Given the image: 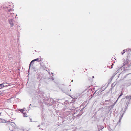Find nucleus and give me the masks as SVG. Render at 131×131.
<instances>
[{
    "label": "nucleus",
    "instance_id": "f8f14e48",
    "mask_svg": "<svg viewBox=\"0 0 131 131\" xmlns=\"http://www.w3.org/2000/svg\"><path fill=\"white\" fill-rule=\"evenodd\" d=\"M92 78H94V76H93L92 77Z\"/></svg>",
    "mask_w": 131,
    "mask_h": 131
},
{
    "label": "nucleus",
    "instance_id": "6e6552de",
    "mask_svg": "<svg viewBox=\"0 0 131 131\" xmlns=\"http://www.w3.org/2000/svg\"><path fill=\"white\" fill-rule=\"evenodd\" d=\"M126 99L129 98H130V99L131 98H130V96H126Z\"/></svg>",
    "mask_w": 131,
    "mask_h": 131
},
{
    "label": "nucleus",
    "instance_id": "423d86ee",
    "mask_svg": "<svg viewBox=\"0 0 131 131\" xmlns=\"http://www.w3.org/2000/svg\"><path fill=\"white\" fill-rule=\"evenodd\" d=\"M126 52V50H123V51L121 52V54L122 55H123L124 54V53H125Z\"/></svg>",
    "mask_w": 131,
    "mask_h": 131
},
{
    "label": "nucleus",
    "instance_id": "39448f33",
    "mask_svg": "<svg viewBox=\"0 0 131 131\" xmlns=\"http://www.w3.org/2000/svg\"><path fill=\"white\" fill-rule=\"evenodd\" d=\"M23 116L24 117H27V114L25 112H24L23 111Z\"/></svg>",
    "mask_w": 131,
    "mask_h": 131
},
{
    "label": "nucleus",
    "instance_id": "7ed1b4c3",
    "mask_svg": "<svg viewBox=\"0 0 131 131\" xmlns=\"http://www.w3.org/2000/svg\"><path fill=\"white\" fill-rule=\"evenodd\" d=\"M9 22L10 24L11 27L13 26L14 24L13 23V20L12 19H11L9 20Z\"/></svg>",
    "mask_w": 131,
    "mask_h": 131
},
{
    "label": "nucleus",
    "instance_id": "9d476101",
    "mask_svg": "<svg viewBox=\"0 0 131 131\" xmlns=\"http://www.w3.org/2000/svg\"><path fill=\"white\" fill-rule=\"evenodd\" d=\"M122 95V94H120V95L119 96V97H118V99L119 98V97H120Z\"/></svg>",
    "mask_w": 131,
    "mask_h": 131
},
{
    "label": "nucleus",
    "instance_id": "ddd939ff",
    "mask_svg": "<svg viewBox=\"0 0 131 131\" xmlns=\"http://www.w3.org/2000/svg\"><path fill=\"white\" fill-rule=\"evenodd\" d=\"M130 98H131V95L130 96Z\"/></svg>",
    "mask_w": 131,
    "mask_h": 131
},
{
    "label": "nucleus",
    "instance_id": "f257e3e1",
    "mask_svg": "<svg viewBox=\"0 0 131 131\" xmlns=\"http://www.w3.org/2000/svg\"><path fill=\"white\" fill-rule=\"evenodd\" d=\"M37 61L38 62L41 61V58L40 57V58H38L32 60L30 62V64L29 66H30L31 64L33 63L34 61Z\"/></svg>",
    "mask_w": 131,
    "mask_h": 131
},
{
    "label": "nucleus",
    "instance_id": "0eeeda50",
    "mask_svg": "<svg viewBox=\"0 0 131 131\" xmlns=\"http://www.w3.org/2000/svg\"><path fill=\"white\" fill-rule=\"evenodd\" d=\"M7 84H6V85H5V87H7V86H10V84H8L7 83Z\"/></svg>",
    "mask_w": 131,
    "mask_h": 131
},
{
    "label": "nucleus",
    "instance_id": "9b49d317",
    "mask_svg": "<svg viewBox=\"0 0 131 131\" xmlns=\"http://www.w3.org/2000/svg\"><path fill=\"white\" fill-rule=\"evenodd\" d=\"M42 67H43V68H44V67H45V66H44V65H43V66H42Z\"/></svg>",
    "mask_w": 131,
    "mask_h": 131
},
{
    "label": "nucleus",
    "instance_id": "20e7f679",
    "mask_svg": "<svg viewBox=\"0 0 131 131\" xmlns=\"http://www.w3.org/2000/svg\"><path fill=\"white\" fill-rule=\"evenodd\" d=\"M5 84L7 83H3L0 84V89L5 87V86L4 85V84Z\"/></svg>",
    "mask_w": 131,
    "mask_h": 131
},
{
    "label": "nucleus",
    "instance_id": "1a4fd4ad",
    "mask_svg": "<svg viewBox=\"0 0 131 131\" xmlns=\"http://www.w3.org/2000/svg\"><path fill=\"white\" fill-rule=\"evenodd\" d=\"M20 111L21 112H22L23 113V111H24H24L23 110V109H21Z\"/></svg>",
    "mask_w": 131,
    "mask_h": 131
},
{
    "label": "nucleus",
    "instance_id": "f03ea898",
    "mask_svg": "<svg viewBox=\"0 0 131 131\" xmlns=\"http://www.w3.org/2000/svg\"><path fill=\"white\" fill-rule=\"evenodd\" d=\"M12 9H10L9 10H8L9 13H8V16L9 17H12L14 15V13H13L12 12H11L9 13V12L11 11H12Z\"/></svg>",
    "mask_w": 131,
    "mask_h": 131
}]
</instances>
